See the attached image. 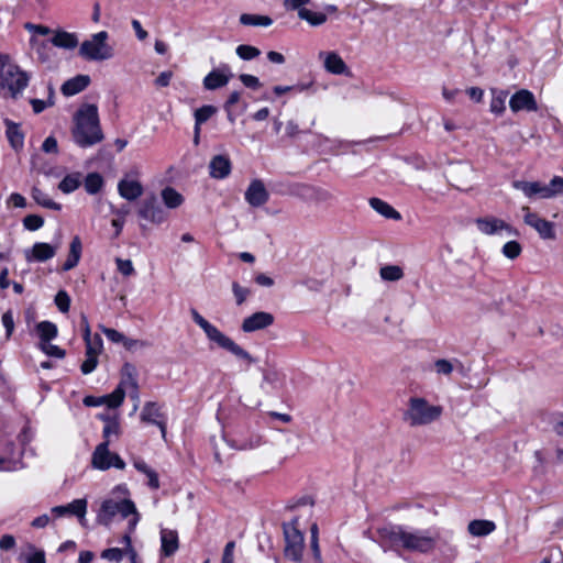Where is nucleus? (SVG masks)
Here are the masks:
<instances>
[{
	"instance_id": "47",
	"label": "nucleus",
	"mask_w": 563,
	"mask_h": 563,
	"mask_svg": "<svg viewBox=\"0 0 563 563\" xmlns=\"http://www.w3.org/2000/svg\"><path fill=\"white\" fill-rule=\"evenodd\" d=\"M40 347L48 356L63 358L66 354L63 349H60L59 346H57L55 344H52L51 341L41 342Z\"/></svg>"
},
{
	"instance_id": "54",
	"label": "nucleus",
	"mask_w": 563,
	"mask_h": 563,
	"mask_svg": "<svg viewBox=\"0 0 563 563\" xmlns=\"http://www.w3.org/2000/svg\"><path fill=\"white\" fill-rule=\"evenodd\" d=\"M434 369L439 375H450L454 366L451 361H448L445 358H440L434 362Z\"/></svg>"
},
{
	"instance_id": "38",
	"label": "nucleus",
	"mask_w": 563,
	"mask_h": 563,
	"mask_svg": "<svg viewBox=\"0 0 563 563\" xmlns=\"http://www.w3.org/2000/svg\"><path fill=\"white\" fill-rule=\"evenodd\" d=\"M41 342L52 341L57 336V327L51 321H42L36 325Z\"/></svg>"
},
{
	"instance_id": "16",
	"label": "nucleus",
	"mask_w": 563,
	"mask_h": 563,
	"mask_svg": "<svg viewBox=\"0 0 563 563\" xmlns=\"http://www.w3.org/2000/svg\"><path fill=\"white\" fill-rule=\"evenodd\" d=\"M273 323L274 316L272 313L266 311H257L243 320L241 329L245 333H251L266 329L271 327Z\"/></svg>"
},
{
	"instance_id": "39",
	"label": "nucleus",
	"mask_w": 563,
	"mask_h": 563,
	"mask_svg": "<svg viewBox=\"0 0 563 563\" xmlns=\"http://www.w3.org/2000/svg\"><path fill=\"white\" fill-rule=\"evenodd\" d=\"M379 276L386 282H397L404 277V271L398 265H385L380 267Z\"/></svg>"
},
{
	"instance_id": "51",
	"label": "nucleus",
	"mask_w": 563,
	"mask_h": 563,
	"mask_svg": "<svg viewBox=\"0 0 563 563\" xmlns=\"http://www.w3.org/2000/svg\"><path fill=\"white\" fill-rule=\"evenodd\" d=\"M232 291L235 297V301L238 306H241L249 295L251 294L249 288L242 287L239 283L234 282L232 284Z\"/></svg>"
},
{
	"instance_id": "4",
	"label": "nucleus",
	"mask_w": 563,
	"mask_h": 563,
	"mask_svg": "<svg viewBox=\"0 0 563 563\" xmlns=\"http://www.w3.org/2000/svg\"><path fill=\"white\" fill-rule=\"evenodd\" d=\"M442 412V406L432 405L423 397H411L402 419L412 428L424 427L438 421Z\"/></svg>"
},
{
	"instance_id": "36",
	"label": "nucleus",
	"mask_w": 563,
	"mask_h": 563,
	"mask_svg": "<svg viewBox=\"0 0 563 563\" xmlns=\"http://www.w3.org/2000/svg\"><path fill=\"white\" fill-rule=\"evenodd\" d=\"M240 23L249 26H269L273 20L267 15L243 13L240 15Z\"/></svg>"
},
{
	"instance_id": "46",
	"label": "nucleus",
	"mask_w": 563,
	"mask_h": 563,
	"mask_svg": "<svg viewBox=\"0 0 563 563\" xmlns=\"http://www.w3.org/2000/svg\"><path fill=\"white\" fill-rule=\"evenodd\" d=\"M86 354H92L99 356L103 349V342L99 334H95L92 339L85 342Z\"/></svg>"
},
{
	"instance_id": "45",
	"label": "nucleus",
	"mask_w": 563,
	"mask_h": 563,
	"mask_svg": "<svg viewBox=\"0 0 563 563\" xmlns=\"http://www.w3.org/2000/svg\"><path fill=\"white\" fill-rule=\"evenodd\" d=\"M522 252V247L517 241H508L504 244L501 249V253L505 257L509 260H516Z\"/></svg>"
},
{
	"instance_id": "50",
	"label": "nucleus",
	"mask_w": 563,
	"mask_h": 563,
	"mask_svg": "<svg viewBox=\"0 0 563 563\" xmlns=\"http://www.w3.org/2000/svg\"><path fill=\"white\" fill-rule=\"evenodd\" d=\"M55 305L60 312H68L70 308V297L65 290H59L55 296Z\"/></svg>"
},
{
	"instance_id": "30",
	"label": "nucleus",
	"mask_w": 563,
	"mask_h": 563,
	"mask_svg": "<svg viewBox=\"0 0 563 563\" xmlns=\"http://www.w3.org/2000/svg\"><path fill=\"white\" fill-rule=\"evenodd\" d=\"M496 525L490 520H472L467 526V531L474 537H485L494 532Z\"/></svg>"
},
{
	"instance_id": "41",
	"label": "nucleus",
	"mask_w": 563,
	"mask_h": 563,
	"mask_svg": "<svg viewBox=\"0 0 563 563\" xmlns=\"http://www.w3.org/2000/svg\"><path fill=\"white\" fill-rule=\"evenodd\" d=\"M507 98V92L499 90V91H493V98L490 100V111L496 114H501L505 109V102Z\"/></svg>"
},
{
	"instance_id": "19",
	"label": "nucleus",
	"mask_w": 563,
	"mask_h": 563,
	"mask_svg": "<svg viewBox=\"0 0 563 563\" xmlns=\"http://www.w3.org/2000/svg\"><path fill=\"white\" fill-rule=\"evenodd\" d=\"M163 418V413L161 412V408L156 402H146L141 412V420L147 423L155 424L159 428L162 432V437L166 435V423L161 420Z\"/></svg>"
},
{
	"instance_id": "33",
	"label": "nucleus",
	"mask_w": 563,
	"mask_h": 563,
	"mask_svg": "<svg viewBox=\"0 0 563 563\" xmlns=\"http://www.w3.org/2000/svg\"><path fill=\"white\" fill-rule=\"evenodd\" d=\"M81 185V174L71 173L66 175L58 185V189L64 194L75 191Z\"/></svg>"
},
{
	"instance_id": "17",
	"label": "nucleus",
	"mask_w": 563,
	"mask_h": 563,
	"mask_svg": "<svg viewBox=\"0 0 563 563\" xmlns=\"http://www.w3.org/2000/svg\"><path fill=\"white\" fill-rule=\"evenodd\" d=\"M244 197L250 206L257 208L262 207L268 201L269 194L262 180L254 179L249 185Z\"/></svg>"
},
{
	"instance_id": "29",
	"label": "nucleus",
	"mask_w": 563,
	"mask_h": 563,
	"mask_svg": "<svg viewBox=\"0 0 563 563\" xmlns=\"http://www.w3.org/2000/svg\"><path fill=\"white\" fill-rule=\"evenodd\" d=\"M82 245L79 236H75L69 246L67 260L63 264L64 272L70 271L77 266L81 257Z\"/></svg>"
},
{
	"instance_id": "21",
	"label": "nucleus",
	"mask_w": 563,
	"mask_h": 563,
	"mask_svg": "<svg viewBox=\"0 0 563 563\" xmlns=\"http://www.w3.org/2000/svg\"><path fill=\"white\" fill-rule=\"evenodd\" d=\"M514 188L523 192L528 198L539 197V198H550V192L545 185L540 181H525V180H516L512 184Z\"/></svg>"
},
{
	"instance_id": "12",
	"label": "nucleus",
	"mask_w": 563,
	"mask_h": 563,
	"mask_svg": "<svg viewBox=\"0 0 563 563\" xmlns=\"http://www.w3.org/2000/svg\"><path fill=\"white\" fill-rule=\"evenodd\" d=\"M139 216L155 224H159L166 220V212L154 195L143 200L139 209Z\"/></svg>"
},
{
	"instance_id": "49",
	"label": "nucleus",
	"mask_w": 563,
	"mask_h": 563,
	"mask_svg": "<svg viewBox=\"0 0 563 563\" xmlns=\"http://www.w3.org/2000/svg\"><path fill=\"white\" fill-rule=\"evenodd\" d=\"M44 224V219L37 214H29L23 219V225L26 230L36 231Z\"/></svg>"
},
{
	"instance_id": "14",
	"label": "nucleus",
	"mask_w": 563,
	"mask_h": 563,
	"mask_svg": "<svg viewBox=\"0 0 563 563\" xmlns=\"http://www.w3.org/2000/svg\"><path fill=\"white\" fill-rule=\"evenodd\" d=\"M87 499L79 498L75 499L67 505L55 506L52 508V514L55 517H64L67 515H71L78 518L81 526H85L86 522V514H87Z\"/></svg>"
},
{
	"instance_id": "35",
	"label": "nucleus",
	"mask_w": 563,
	"mask_h": 563,
	"mask_svg": "<svg viewBox=\"0 0 563 563\" xmlns=\"http://www.w3.org/2000/svg\"><path fill=\"white\" fill-rule=\"evenodd\" d=\"M298 16L307 21L311 26H319L327 22V14L323 12H314L309 9H299Z\"/></svg>"
},
{
	"instance_id": "55",
	"label": "nucleus",
	"mask_w": 563,
	"mask_h": 563,
	"mask_svg": "<svg viewBox=\"0 0 563 563\" xmlns=\"http://www.w3.org/2000/svg\"><path fill=\"white\" fill-rule=\"evenodd\" d=\"M98 365V356L92 354H86V360L80 366V371L84 375L92 373Z\"/></svg>"
},
{
	"instance_id": "5",
	"label": "nucleus",
	"mask_w": 563,
	"mask_h": 563,
	"mask_svg": "<svg viewBox=\"0 0 563 563\" xmlns=\"http://www.w3.org/2000/svg\"><path fill=\"white\" fill-rule=\"evenodd\" d=\"M190 313L195 323L203 330L210 342L216 343L219 347L227 350L238 358L244 360L250 364L255 362V360L247 351H245L231 338L221 332L216 325L205 319L196 309H191Z\"/></svg>"
},
{
	"instance_id": "42",
	"label": "nucleus",
	"mask_w": 563,
	"mask_h": 563,
	"mask_svg": "<svg viewBox=\"0 0 563 563\" xmlns=\"http://www.w3.org/2000/svg\"><path fill=\"white\" fill-rule=\"evenodd\" d=\"M236 55L243 60H252L261 55V51L252 45L241 44L235 48Z\"/></svg>"
},
{
	"instance_id": "63",
	"label": "nucleus",
	"mask_w": 563,
	"mask_h": 563,
	"mask_svg": "<svg viewBox=\"0 0 563 563\" xmlns=\"http://www.w3.org/2000/svg\"><path fill=\"white\" fill-rule=\"evenodd\" d=\"M234 549H235V542L230 541L225 544L221 563H233L234 562Z\"/></svg>"
},
{
	"instance_id": "62",
	"label": "nucleus",
	"mask_w": 563,
	"mask_h": 563,
	"mask_svg": "<svg viewBox=\"0 0 563 563\" xmlns=\"http://www.w3.org/2000/svg\"><path fill=\"white\" fill-rule=\"evenodd\" d=\"M239 78H240L241 82L247 88L258 89L261 87V82H260L258 78L254 75L242 74V75H240Z\"/></svg>"
},
{
	"instance_id": "28",
	"label": "nucleus",
	"mask_w": 563,
	"mask_h": 563,
	"mask_svg": "<svg viewBox=\"0 0 563 563\" xmlns=\"http://www.w3.org/2000/svg\"><path fill=\"white\" fill-rule=\"evenodd\" d=\"M162 553L165 556L173 555L178 550V534L174 530L163 529L161 531Z\"/></svg>"
},
{
	"instance_id": "11",
	"label": "nucleus",
	"mask_w": 563,
	"mask_h": 563,
	"mask_svg": "<svg viewBox=\"0 0 563 563\" xmlns=\"http://www.w3.org/2000/svg\"><path fill=\"white\" fill-rule=\"evenodd\" d=\"M521 211L523 212V222L534 229L541 239L554 240L556 238L553 222L532 212L529 207H522Z\"/></svg>"
},
{
	"instance_id": "32",
	"label": "nucleus",
	"mask_w": 563,
	"mask_h": 563,
	"mask_svg": "<svg viewBox=\"0 0 563 563\" xmlns=\"http://www.w3.org/2000/svg\"><path fill=\"white\" fill-rule=\"evenodd\" d=\"M32 198L35 200L37 205H40L43 208L56 211L62 209V206L59 203L55 202L46 192H44L37 187H34L32 189Z\"/></svg>"
},
{
	"instance_id": "24",
	"label": "nucleus",
	"mask_w": 563,
	"mask_h": 563,
	"mask_svg": "<svg viewBox=\"0 0 563 563\" xmlns=\"http://www.w3.org/2000/svg\"><path fill=\"white\" fill-rule=\"evenodd\" d=\"M119 195L129 201H134L143 195V186L139 180L123 178L118 184Z\"/></svg>"
},
{
	"instance_id": "23",
	"label": "nucleus",
	"mask_w": 563,
	"mask_h": 563,
	"mask_svg": "<svg viewBox=\"0 0 563 563\" xmlns=\"http://www.w3.org/2000/svg\"><path fill=\"white\" fill-rule=\"evenodd\" d=\"M3 123L5 125V136L10 146L16 152L22 150L24 145V133L21 129V124L13 122L10 119H4Z\"/></svg>"
},
{
	"instance_id": "48",
	"label": "nucleus",
	"mask_w": 563,
	"mask_h": 563,
	"mask_svg": "<svg viewBox=\"0 0 563 563\" xmlns=\"http://www.w3.org/2000/svg\"><path fill=\"white\" fill-rule=\"evenodd\" d=\"M30 103L32 104L34 113H41L44 111L47 107H51L54 104L53 102V89L49 88V96L47 100L42 99H31Z\"/></svg>"
},
{
	"instance_id": "53",
	"label": "nucleus",
	"mask_w": 563,
	"mask_h": 563,
	"mask_svg": "<svg viewBox=\"0 0 563 563\" xmlns=\"http://www.w3.org/2000/svg\"><path fill=\"white\" fill-rule=\"evenodd\" d=\"M118 271L125 277L132 276L135 273L134 266L131 260L115 258Z\"/></svg>"
},
{
	"instance_id": "60",
	"label": "nucleus",
	"mask_w": 563,
	"mask_h": 563,
	"mask_svg": "<svg viewBox=\"0 0 563 563\" xmlns=\"http://www.w3.org/2000/svg\"><path fill=\"white\" fill-rule=\"evenodd\" d=\"M24 29L26 31H29L30 33H33V34H38V35H48L51 34V29L46 25H42V24H34V23H25L24 24Z\"/></svg>"
},
{
	"instance_id": "10",
	"label": "nucleus",
	"mask_w": 563,
	"mask_h": 563,
	"mask_svg": "<svg viewBox=\"0 0 563 563\" xmlns=\"http://www.w3.org/2000/svg\"><path fill=\"white\" fill-rule=\"evenodd\" d=\"M91 464L95 468L106 471L110 467L123 470L124 461L117 454L109 451L108 442L98 444L92 453Z\"/></svg>"
},
{
	"instance_id": "34",
	"label": "nucleus",
	"mask_w": 563,
	"mask_h": 563,
	"mask_svg": "<svg viewBox=\"0 0 563 563\" xmlns=\"http://www.w3.org/2000/svg\"><path fill=\"white\" fill-rule=\"evenodd\" d=\"M162 199L169 209L178 208L184 202V197L172 187H166L162 190Z\"/></svg>"
},
{
	"instance_id": "2",
	"label": "nucleus",
	"mask_w": 563,
	"mask_h": 563,
	"mask_svg": "<svg viewBox=\"0 0 563 563\" xmlns=\"http://www.w3.org/2000/svg\"><path fill=\"white\" fill-rule=\"evenodd\" d=\"M74 142L82 148L91 147L104 139L100 125L98 107L96 104L81 106L74 117L71 131Z\"/></svg>"
},
{
	"instance_id": "6",
	"label": "nucleus",
	"mask_w": 563,
	"mask_h": 563,
	"mask_svg": "<svg viewBox=\"0 0 563 563\" xmlns=\"http://www.w3.org/2000/svg\"><path fill=\"white\" fill-rule=\"evenodd\" d=\"M120 515L122 518H129L130 530H135L139 521L140 514L135 507V504L131 499H106L102 501L100 509L97 514V522L104 527H109L113 518Z\"/></svg>"
},
{
	"instance_id": "37",
	"label": "nucleus",
	"mask_w": 563,
	"mask_h": 563,
	"mask_svg": "<svg viewBox=\"0 0 563 563\" xmlns=\"http://www.w3.org/2000/svg\"><path fill=\"white\" fill-rule=\"evenodd\" d=\"M103 178L99 173H89L84 180L85 190L89 195L98 194L103 187Z\"/></svg>"
},
{
	"instance_id": "31",
	"label": "nucleus",
	"mask_w": 563,
	"mask_h": 563,
	"mask_svg": "<svg viewBox=\"0 0 563 563\" xmlns=\"http://www.w3.org/2000/svg\"><path fill=\"white\" fill-rule=\"evenodd\" d=\"M369 206L379 214L387 219L400 220V213L394 209L389 203L379 199V198H371Z\"/></svg>"
},
{
	"instance_id": "27",
	"label": "nucleus",
	"mask_w": 563,
	"mask_h": 563,
	"mask_svg": "<svg viewBox=\"0 0 563 563\" xmlns=\"http://www.w3.org/2000/svg\"><path fill=\"white\" fill-rule=\"evenodd\" d=\"M135 375H136V371H135L134 365H132L130 363H125L122 367V379H121L119 386H121L124 390L125 389L133 390L134 395L132 397L137 399L139 398V393H137L139 386H137V380H136Z\"/></svg>"
},
{
	"instance_id": "59",
	"label": "nucleus",
	"mask_w": 563,
	"mask_h": 563,
	"mask_svg": "<svg viewBox=\"0 0 563 563\" xmlns=\"http://www.w3.org/2000/svg\"><path fill=\"white\" fill-rule=\"evenodd\" d=\"M100 329L101 331L103 332V334L112 342L114 343H122L123 344V341H124V335L114 330V329H110V328H106L103 325H100Z\"/></svg>"
},
{
	"instance_id": "18",
	"label": "nucleus",
	"mask_w": 563,
	"mask_h": 563,
	"mask_svg": "<svg viewBox=\"0 0 563 563\" xmlns=\"http://www.w3.org/2000/svg\"><path fill=\"white\" fill-rule=\"evenodd\" d=\"M57 249V245L37 242L30 250H25L24 256L27 262H46L56 255Z\"/></svg>"
},
{
	"instance_id": "1",
	"label": "nucleus",
	"mask_w": 563,
	"mask_h": 563,
	"mask_svg": "<svg viewBox=\"0 0 563 563\" xmlns=\"http://www.w3.org/2000/svg\"><path fill=\"white\" fill-rule=\"evenodd\" d=\"M379 534L393 548L398 547L420 554L433 552L439 539L438 533L430 530L408 529L402 526L383 528Z\"/></svg>"
},
{
	"instance_id": "25",
	"label": "nucleus",
	"mask_w": 563,
	"mask_h": 563,
	"mask_svg": "<svg viewBox=\"0 0 563 563\" xmlns=\"http://www.w3.org/2000/svg\"><path fill=\"white\" fill-rule=\"evenodd\" d=\"M89 84L90 77L88 75H77L63 84L62 92L67 97L74 96L85 90Z\"/></svg>"
},
{
	"instance_id": "52",
	"label": "nucleus",
	"mask_w": 563,
	"mask_h": 563,
	"mask_svg": "<svg viewBox=\"0 0 563 563\" xmlns=\"http://www.w3.org/2000/svg\"><path fill=\"white\" fill-rule=\"evenodd\" d=\"M124 554L125 549L109 548L102 551L101 558L113 562H120Z\"/></svg>"
},
{
	"instance_id": "57",
	"label": "nucleus",
	"mask_w": 563,
	"mask_h": 563,
	"mask_svg": "<svg viewBox=\"0 0 563 563\" xmlns=\"http://www.w3.org/2000/svg\"><path fill=\"white\" fill-rule=\"evenodd\" d=\"M548 191L550 192V198L554 197L558 194H563V178L554 177L549 185H545Z\"/></svg>"
},
{
	"instance_id": "9",
	"label": "nucleus",
	"mask_w": 563,
	"mask_h": 563,
	"mask_svg": "<svg viewBox=\"0 0 563 563\" xmlns=\"http://www.w3.org/2000/svg\"><path fill=\"white\" fill-rule=\"evenodd\" d=\"M475 225L477 230L485 235H500L506 233L508 236H517L519 234L511 224L494 216L475 219Z\"/></svg>"
},
{
	"instance_id": "20",
	"label": "nucleus",
	"mask_w": 563,
	"mask_h": 563,
	"mask_svg": "<svg viewBox=\"0 0 563 563\" xmlns=\"http://www.w3.org/2000/svg\"><path fill=\"white\" fill-rule=\"evenodd\" d=\"M232 169V164L227 155H216L209 163V175L214 179L227 178Z\"/></svg>"
},
{
	"instance_id": "56",
	"label": "nucleus",
	"mask_w": 563,
	"mask_h": 563,
	"mask_svg": "<svg viewBox=\"0 0 563 563\" xmlns=\"http://www.w3.org/2000/svg\"><path fill=\"white\" fill-rule=\"evenodd\" d=\"M31 553L25 558L26 563H46L45 553L43 550H36L30 547Z\"/></svg>"
},
{
	"instance_id": "15",
	"label": "nucleus",
	"mask_w": 563,
	"mask_h": 563,
	"mask_svg": "<svg viewBox=\"0 0 563 563\" xmlns=\"http://www.w3.org/2000/svg\"><path fill=\"white\" fill-rule=\"evenodd\" d=\"M509 107L512 112H533L538 110V104L533 93L527 89H520L514 93L509 100Z\"/></svg>"
},
{
	"instance_id": "43",
	"label": "nucleus",
	"mask_w": 563,
	"mask_h": 563,
	"mask_svg": "<svg viewBox=\"0 0 563 563\" xmlns=\"http://www.w3.org/2000/svg\"><path fill=\"white\" fill-rule=\"evenodd\" d=\"M216 112V107L210 104L202 106L195 111V124L201 126V124L207 122Z\"/></svg>"
},
{
	"instance_id": "26",
	"label": "nucleus",
	"mask_w": 563,
	"mask_h": 563,
	"mask_svg": "<svg viewBox=\"0 0 563 563\" xmlns=\"http://www.w3.org/2000/svg\"><path fill=\"white\" fill-rule=\"evenodd\" d=\"M51 43L58 48L74 49L78 46L79 40L75 33L58 30L51 38Z\"/></svg>"
},
{
	"instance_id": "64",
	"label": "nucleus",
	"mask_w": 563,
	"mask_h": 563,
	"mask_svg": "<svg viewBox=\"0 0 563 563\" xmlns=\"http://www.w3.org/2000/svg\"><path fill=\"white\" fill-rule=\"evenodd\" d=\"M2 324L5 328L7 336L9 338L14 329V320L11 311H7L2 316Z\"/></svg>"
},
{
	"instance_id": "7",
	"label": "nucleus",
	"mask_w": 563,
	"mask_h": 563,
	"mask_svg": "<svg viewBox=\"0 0 563 563\" xmlns=\"http://www.w3.org/2000/svg\"><path fill=\"white\" fill-rule=\"evenodd\" d=\"M108 41L109 34L107 31L95 33L80 44L78 54L88 62L109 60L114 56V48Z\"/></svg>"
},
{
	"instance_id": "58",
	"label": "nucleus",
	"mask_w": 563,
	"mask_h": 563,
	"mask_svg": "<svg viewBox=\"0 0 563 563\" xmlns=\"http://www.w3.org/2000/svg\"><path fill=\"white\" fill-rule=\"evenodd\" d=\"M123 346L128 351H135L137 349L148 347L150 343L147 341H144V340L129 339V338L125 336L124 341H123Z\"/></svg>"
},
{
	"instance_id": "13",
	"label": "nucleus",
	"mask_w": 563,
	"mask_h": 563,
	"mask_svg": "<svg viewBox=\"0 0 563 563\" xmlns=\"http://www.w3.org/2000/svg\"><path fill=\"white\" fill-rule=\"evenodd\" d=\"M233 74L228 64H221L218 68L212 69L202 80L203 88L206 90H217L225 87Z\"/></svg>"
},
{
	"instance_id": "40",
	"label": "nucleus",
	"mask_w": 563,
	"mask_h": 563,
	"mask_svg": "<svg viewBox=\"0 0 563 563\" xmlns=\"http://www.w3.org/2000/svg\"><path fill=\"white\" fill-rule=\"evenodd\" d=\"M125 397V390L118 386L111 394L102 396L103 405H107L109 408H118L121 406Z\"/></svg>"
},
{
	"instance_id": "22",
	"label": "nucleus",
	"mask_w": 563,
	"mask_h": 563,
	"mask_svg": "<svg viewBox=\"0 0 563 563\" xmlns=\"http://www.w3.org/2000/svg\"><path fill=\"white\" fill-rule=\"evenodd\" d=\"M319 58L323 60V66L327 71L334 75L345 74L347 66L342 57L335 52H320Z\"/></svg>"
},
{
	"instance_id": "3",
	"label": "nucleus",
	"mask_w": 563,
	"mask_h": 563,
	"mask_svg": "<svg viewBox=\"0 0 563 563\" xmlns=\"http://www.w3.org/2000/svg\"><path fill=\"white\" fill-rule=\"evenodd\" d=\"M30 76L14 64L8 55L0 54V95L18 99L27 87Z\"/></svg>"
},
{
	"instance_id": "44",
	"label": "nucleus",
	"mask_w": 563,
	"mask_h": 563,
	"mask_svg": "<svg viewBox=\"0 0 563 563\" xmlns=\"http://www.w3.org/2000/svg\"><path fill=\"white\" fill-rule=\"evenodd\" d=\"M120 432H121V428H120L119 420L107 421V424H104L103 430H102V435L104 439L103 442H108V444L110 445L111 437L114 435L118 438L120 435Z\"/></svg>"
},
{
	"instance_id": "61",
	"label": "nucleus",
	"mask_w": 563,
	"mask_h": 563,
	"mask_svg": "<svg viewBox=\"0 0 563 563\" xmlns=\"http://www.w3.org/2000/svg\"><path fill=\"white\" fill-rule=\"evenodd\" d=\"M42 151L46 154H57V140L54 136H47L42 144Z\"/></svg>"
},
{
	"instance_id": "8",
	"label": "nucleus",
	"mask_w": 563,
	"mask_h": 563,
	"mask_svg": "<svg viewBox=\"0 0 563 563\" xmlns=\"http://www.w3.org/2000/svg\"><path fill=\"white\" fill-rule=\"evenodd\" d=\"M285 549L284 554L294 562H301L305 549V538L298 529V519L283 525Z\"/></svg>"
}]
</instances>
